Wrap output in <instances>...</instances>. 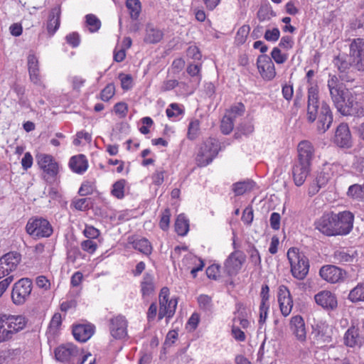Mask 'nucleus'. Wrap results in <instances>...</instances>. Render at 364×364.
<instances>
[{"instance_id":"f257e3e1","label":"nucleus","mask_w":364,"mask_h":364,"mask_svg":"<svg viewBox=\"0 0 364 364\" xmlns=\"http://www.w3.org/2000/svg\"><path fill=\"white\" fill-rule=\"evenodd\" d=\"M314 72L310 70L306 73L308 82V104L306 109V119L309 122H314L318 119L317 129L319 132H326L332 122L333 114L330 107L322 102L321 106L318 102V86L317 83L311 80Z\"/></svg>"},{"instance_id":"f03ea898","label":"nucleus","mask_w":364,"mask_h":364,"mask_svg":"<svg viewBox=\"0 0 364 364\" xmlns=\"http://www.w3.org/2000/svg\"><path fill=\"white\" fill-rule=\"evenodd\" d=\"M328 87L331 100L337 110L343 115L358 114L363 109L362 96L354 95L340 82L336 76L328 80Z\"/></svg>"},{"instance_id":"7ed1b4c3","label":"nucleus","mask_w":364,"mask_h":364,"mask_svg":"<svg viewBox=\"0 0 364 364\" xmlns=\"http://www.w3.org/2000/svg\"><path fill=\"white\" fill-rule=\"evenodd\" d=\"M354 215L350 211L323 213L314 221V228L326 236L348 235L353 228Z\"/></svg>"},{"instance_id":"20e7f679","label":"nucleus","mask_w":364,"mask_h":364,"mask_svg":"<svg viewBox=\"0 0 364 364\" xmlns=\"http://www.w3.org/2000/svg\"><path fill=\"white\" fill-rule=\"evenodd\" d=\"M27 321L21 315H0V343L10 340L13 336L23 330Z\"/></svg>"},{"instance_id":"39448f33","label":"nucleus","mask_w":364,"mask_h":364,"mask_svg":"<svg viewBox=\"0 0 364 364\" xmlns=\"http://www.w3.org/2000/svg\"><path fill=\"white\" fill-rule=\"evenodd\" d=\"M287 258L291 275L296 279H304L309 271L308 258L296 247H291L288 250Z\"/></svg>"},{"instance_id":"423d86ee","label":"nucleus","mask_w":364,"mask_h":364,"mask_svg":"<svg viewBox=\"0 0 364 364\" xmlns=\"http://www.w3.org/2000/svg\"><path fill=\"white\" fill-rule=\"evenodd\" d=\"M181 255L183 257L179 267L181 269L190 270L193 277H196L197 272L201 271L204 267L203 261L188 252L186 247H176L171 253V258L175 261L179 259Z\"/></svg>"},{"instance_id":"0eeeda50","label":"nucleus","mask_w":364,"mask_h":364,"mask_svg":"<svg viewBox=\"0 0 364 364\" xmlns=\"http://www.w3.org/2000/svg\"><path fill=\"white\" fill-rule=\"evenodd\" d=\"M26 231L31 237L39 239L50 237L53 233V228L48 220L33 217L28 220Z\"/></svg>"},{"instance_id":"6e6552de","label":"nucleus","mask_w":364,"mask_h":364,"mask_svg":"<svg viewBox=\"0 0 364 364\" xmlns=\"http://www.w3.org/2000/svg\"><path fill=\"white\" fill-rule=\"evenodd\" d=\"M218 152V144L214 139L205 141L200 147L196 156V162L200 166H205L215 157Z\"/></svg>"},{"instance_id":"1a4fd4ad","label":"nucleus","mask_w":364,"mask_h":364,"mask_svg":"<svg viewBox=\"0 0 364 364\" xmlns=\"http://www.w3.org/2000/svg\"><path fill=\"white\" fill-rule=\"evenodd\" d=\"M169 294L170 291L167 287H163L160 291L159 319L164 317L171 318L176 311L177 299L175 297L170 299Z\"/></svg>"},{"instance_id":"9d476101","label":"nucleus","mask_w":364,"mask_h":364,"mask_svg":"<svg viewBox=\"0 0 364 364\" xmlns=\"http://www.w3.org/2000/svg\"><path fill=\"white\" fill-rule=\"evenodd\" d=\"M82 353V349L77 348L73 343H66L58 346L55 350V356L59 362L75 364L77 356H80Z\"/></svg>"},{"instance_id":"9b49d317","label":"nucleus","mask_w":364,"mask_h":364,"mask_svg":"<svg viewBox=\"0 0 364 364\" xmlns=\"http://www.w3.org/2000/svg\"><path fill=\"white\" fill-rule=\"evenodd\" d=\"M343 343L347 348L360 349L364 346V335L358 326L352 323L343 334Z\"/></svg>"},{"instance_id":"f8f14e48","label":"nucleus","mask_w":364,"mask_h":364,"mask_svg":"<svg viewBox=\"0 0 364 364\" xmlns=\"http://www.w3.org/2000/svg\"><path fill=\"white\" fill-rule=\"evenodd\" d=\"M246 262V255L240 250L232 252L224 262L225 272L230 276L237 275Z\"/></svg>"},{"instance_id":"ddd939ff","label":"nucleus","mask_w":364,"mask_h":364,"mask_svg":"<svg viewBox=\"0 0 364 364\" xmlns=\"http://www.w3.org/2000/svg\"><path fill=\"white\" fill-rule=\"evenodd\" d=\"M36 160L43 173L52 177L58 174L59 164L53 156L45 153H38L36 155Z\"/></svg>"},{"instance_id":"4468645a","label":"nucleus","mask_w":364,"mask_h":364,"mask_svg":"<svg viewBox=\"0 0 364 364\" xmlns=\"http://www.w3.org/2000/svg\"><path fill=\"white\" fill-rule=\"evenodd\" d=\"M32 282L25 278L18 280L14 286L12 291V299L16 304H23L31 292Z\"/></svg>"},{"instance_id":"2eb2a0df","label":"nucleus","mask_w":364,"mask_h":364,"mask_svg":"<svg viewBox=\"0 0 364 364\" xmlns=\"http://www.w3.org/2000/svg\"><path fill=\"white\" fill-rule=\"evenodd\" d=\"M289 329L294 338L301 343L307 339V328L304 318L300 315L291 316L289 320Z\"/></svg>"},{"instance_id":"dca6fc26","label":"nucleus","mask_w":364,"mask_h":364,"mask_svg":"<svg viewBox=\"0 0 364 364\" xmlns=\"http://www.w3.org/2000/svg\"><path fill=\"white\" fill-rule=\"evenodd\" d=\"M21 255L9 252L0 257V279L14 271L21 262Z\"/></svg>"},{"instance_id":"f3484780","label":"nucleus","mask_w":364,"mask_h":364,"mask_svg":"<svg viewBox=\"0 0 364 364\" xmlns=\"http://www.w3.org/2000/svg\"><path fill=\"white\" fill-rule=\"evenodd\" d=\"M320 277L326 282L331 284H336L342 282L346 272L335 265H324L319 270Z\"/></svg>"},{"instance_id":"a211bd4d","label":"nucleus","mask_w":364,"mask_h":364,"mask_svg":"<svg viewBox=\"0 0 364 364\" xmlns=\"http://www.w3.org/2000/svg\"><path fill=\"white\" fill-rule=\"evenodd\" d=\"M313 334L318 345L329 343L332 341V330L325 321H318L313 326Z\"/></svg>"},{"instance_id":"6ab92c4d","label":"nucleus","mask_w":364,"mask_h":364,"mask_svg":"<svg viewBox=\"0 0 364 364\" xmlns=\"http://www.w3.org/2000/svg\"><path fill=\"white\" fill-rule=\"evenodd\" d=\"M257 65L258 71L263 79L271 80L276 76L274 65L269 56L266 55L259 56L257 60Z\"/></svg>"},{"instance_id":"aec40b11","label":"nucleus","mask_w":364,"mask_h":364,"mask_svg":"<svg viewBox=\"0 0 364 364\" xmlns=\"http://www.w3.org/2000/svg\"><path fill=\"white\" fill-rule=\"evenodd\" d=\"M277 297L282 314L285 317L289 316L293 308V299L288 288L284 285L279 286Z\"/></svg>"},{"instance_id":"412c9836","label":"nucleus","mask_w":364,"mask_h":364,"mask_svg":"<svg viewBox=\"0 0 364 364\" xmlns=\"http://www.w3.org/2000/svg\"><path fill=\"white\" fill-rule=\"evenodd\" d=\"M314 301L317 305L326 310H333L338 306L336 295L328 290H322L316 294Z\"/></svg>"},{"instance_id":"4be33fe9","label":"nucleus","mask_w":364,"mask_h":364,"mask_svg":"<svg viewBox=\"0 0 364 364\" xmlns=\"http://www.w3.org/2000/svg\"><path fill=\"white\" fill-rule=\"evenodd\" d=\"M110 333L116 339H122L127 335V321L122 316H117L110 320Z\"/></svg>"},{"instance_id":"5701e85b","label":"nucleus","mask_w":364,"mask_h":364,"mask_svg":"<svg viewBox=\"0 0 364 364\" xmlns=\"http://www.w3.org/2000/svg\"><path fill=\"white\" fill-rule=\"evenodd\" d=\"M350 54L358 70H364V39H355L350 44Z\"/></svg>"},{"instance_id":"b1692460","label":"nucleus","mask_w":364,"mask_h":364,"mask_svg":"<svg viewBox=\"0 0 364 364\" xmlns=\"http://www.w3.org/2000/svg\"><path fill=\"white\" fill-rule=\"evenodd\" d=\"M333 142L340 147H349L351 145V134L346 124H341L336 129Z\"/></svg>"},{"instance_id":"393cba45","label":"nucleus","mask_w":364,"mask_h":364,"mask_svg":"<svg viewBox=\"0 0 364 364\" xmlns=\"http://www.w3.org/2000/svg\"><path fill=\"white\" fill-rule=\"evenodd\" d=\"M298 161L311 165L314 156V148L309 141H302L298 144Z\"/></svg>"},{"instance_id":"a878e982","label":"nucleus","mask_w":364,"mask_h":364,"mask_svg":"<svg viewBox=\"0 0 364 364\" xmlns=\"http://www.w3.org/2000/svg\"><path fill=\"white\" fill-rule=\"evenodd\" d=\"M94 332L95 326L90 323L77 324L73 329V336L80 342H85L89 340Z\"/></svg>"},{"instance_id":"bb28decb","label":"nucleus","mask_w":364,"mask_h":364,"mask_svg":"<svg viewBox=\"0 0 364 364\" xmlns=\"http://www.w3.org/2000/svg\"><path fill=\"white\" fill-rule=\"evenodd\" d=\"M310 164L299 161L294 166L292 175L296 186H300L304 183L310 172Z\"/></svg>"},{"instance_id":"cd10ccee","label":"nucleus","mask_w":364,"mask_h":364,"mask_svg":"<svg viewBox=\"0 0 364 364\" xmlns=\"http://www.w3.org/2000/svg\"><path fill=\"white\" fill-rule=\"evenodd\" d=\"M28 68L31 82L45 87L39 74L38 60L34 54H29L28 56Z\"/></svg>"},{"instance_id":"c85d7f7f","label":"nucleus","mask_w":364,"mask_h":364,"mask_svg":"<svg viewBox=\"0 0 364 364\" xmlns=\"http://www.w3.org/2000/svg\"><path fill=\"white\" fill-rule=\"evenodd\" d=\"M69 166L73 172L82 174L87 171L88 161L84 155L79 154L70 158Z\"/></svg>"},{"instance_id":"c756f323","label":"nucleus","mask_w":364,"mask_h":364,"mask_svg":"<svg viewBox=\"0 0 364 364\" xmlns=\"http://www.w3.org/2000/svg\"><path fill=\"white\" fill-rule=\"evenodd\" d=\"M163 38V33L161 30L151 24H148L146 27V34L144 41L148 43H156Z\"/></svg>"},{"instance_id":"7c9ffc66","label":"nucleus","mask_w":364,"mask_h":364,"mask_svg":"<svg viewBox=\"0 0 364 364\" xmlns=\"http://www.w3.org/2000/svg\"><path fill=\"white\" fill-rule=\"evenodd\" d=\"M60 9L59 7L53 8L49 15L47 28L48 31L53 34L60 26Z\"/></svg>"},{"instance_id":"2f4dec72","label":"nucleus","mask_w":364,"mask_h":364,"mask_svg":"<svg viewBox=\"0 0 364 364\" xmlns=\"http://www.w3.org/2000/svg\"><path fill=\"white\" fill-rule=\"evenodd\" d=\"M348 298L353 303L364 302V282L358 283L352 289L348 294Z\"/></svg>"},{"instance_id":"473e14b6","label":"nucleus","mask_w":364,"mask_h":364,"mask_svg":"<svg viewBox=\"0 0 364 364\" xmlns=\"http://www.w3.org/2000/svg\"><path fill=\"white\" fill-rule=\"evenodd\" d=\"M347 195L354 200L364 202V183L362 185L353 184L349 186Z\"/></svg>"},{"instance_id":"72a5a7b5","label":"nucleus","mask_w":364,"mask_h":364,"mask_svg":"<svg viewBox=\"0 0 364 364\" xmlns=\"http://www.w3.org/2000/svg\"><path fill=\"white\" fill-rule=\"evenodd\" d=\"M255 186L252 181H246L236 183L233 185L232 191L237 196L242 195L250 191Z\"/></svg>"},{"instance_id":"f704fd0d","label":"nucleus","mask_w":364,"mask_h":364,"mask_svg":"<svg viewBox=\"0 0 364 364\" xmlns=\"http://www.w3.org/2000/svg\"><path fill=\"white\" fill-rule=\"evenodd\" d=\"M175 229L178 235L183 236L186 235L189 229L188 221L183 215H179L175 223Z\"/></svg>"},{"instance_id":"c9c22d12","label":"nucleus","mask_w":364,"mask_h":364,"mask_svg":"<svg viewBox=\"0 0 364 364\" xmlns=\"http://www.w3.org/2000/svg\"><path fill=\"white\" fill-rule=\"evenodd\" d=\"M133 247L134 249L146 255H150L152 251L151 243L145 238H140L134 241Z\"/></svg>"},{"instance_id":"e433bc0d","label":"nucleus","mask_w":364,"mask_h":364,"mask_svg":"<svg viewBox=\"0 0 364 364\" xmlns=\"http://www.w3.org/2000/svg\"><path fill=\"white\" fill-rule=\"evenodd\" d=\"M154 289L155 287L152 277L150 276L145 277L141 284V291L142 296L144 297L149 296L154 293Z\"/></svg>"},{"instance_id":"4c0bfd02","label":"nucleus","mask_w":364,"mask_h":364,"mask_svg":"<svg viewBox=\"0 0 364 364\" xmlns=\"http://www.w3.org/2000/svg\"><path fill=\"white\" fill-rule=\"evenodd\" d=\"M126 6L132 18L136 19L141 10L139 0H127Z\"/></svg>"},{"instance_id":"58836bf2","label":"nucleus","mask_w":364,"mask_h":364,"mask_svg":"<svg viewBox=\"0 0 364 364\" xmlns=\"http://www.w3.org/2000/svg\"><path fill=\"white\" fill-rule=\"evenodd\" d=\"M126 181L121 179L115 182L112 186V195L118 199H121L124 196V187Z\"/></svg>"},{"instance_id":"ea45409f","label":"nucleus","mask_w":364,"mask_h":364,"mask_svg":"<svg viewBox=\"0 0 364 364\" xmlns=\"http://www.w3.org/2000/svg\"><path fill=\"white\" fill-rule=\"evenodd\" d=\"M183 109L178 104H171L166 109V115L169 119L177 120L183 114Z\"/></svg>"},{"instance_id":"a19ab883","label":"nucleus","mask_w":364,"mask_h":364,"mask_svg":"<svg viewBox=\"0 0 364 364\" xmlns=\"http://www.w3.org/2000/svg\"><path fill=\"white\" fill-rule=\"evenodd\" d=\"M200 131V122L198 119H191L188 129V138L189 139H195L198 137Z\"/></svg>"},{"instance_id":"79ce46f5","label":"nucleus","mask_w":364,"mask_h":364,"mask_svg":"<svg viewBox=\"0 0 364 364\" xmlns=\"http://www.w3.org/2000/svg\"><path fill=\"white\" fill-rule=\"evenodd\" d=\"M335 259L340 263H350L353 261L354 257L349 251L338 250L335 252Z\"/></svg>"},{"instance_id":"37998d69","label":"nucleus","mask_w":364,"mask_h":364,"mask_svg":"<svg viewBox=\"0 0 364 364\" xmlns=\"http://www.w3.org/2000/svg\"><path fill=\"white\" fill-rule=\"evenodd\" d=\"M86 24L90 32L98 31L101 26L100 21L93 14L86 16Z\"/></svg>"},{"instance_id":"c03bdc74","label":"nucleus","mask_w":364,"mask_h":364,"mask_svg":"<svg viewBox=\"0 0 364 364\" xmlns=\"http://www.w3.org/2000/svg\"><path fill=\"white\" fill-rule=\"evenodd\" d=\"M121 87L124 90H129L133 86V78L131 75L121 73L119 74Z\"/></svg>"},{"instance_id":"a18cd8bd","label":"nucleus","mask_w":364,"mask_h":364,"mask_svg":"<svg viewBox=\"0 0 364 364\" xmlns=\"http://www.w3.org/2000/svg\"><path fill=\"white\" fill-rule=\"evenodd\" d=\"M233 121L234 119L232 117L226 114H225L221 121V130L224 134H228L232 130L234 127Z\"/></svg>"},{"instance_id":"49530a36","label":"nucleus","mask_w":364,"mask_h":364,"mask_svg":"<svg viewBox=\"0 0 364 364\" xmlns=\"http://www.w3.org/2000/svg\"><path fill=\"white\" fill-rule=\"evenodd\" d=\"M250 31V28L249 26L243 25L242 26H241L237 32L235 36L236 41L240 44L245 43L249 35Z\"/></svg>"},{"instance_id":"de8ad7c7","label":"nucleus","mask_w":364,"mask_h":364,"mask_svg":"<svg viewBox=\"0 0 364 364\" xmlns=\"http://www.w3.org/2000/svg\"><path fill=\"white\" fill-rule=\"evenodd\" d=\"M95 358L90 353L85 352L82 350V353L77 356L75 364H95Z\"/></svg>"},{"instance_id":"09e8293b","label":"nucleus","mask_w":364,"mask_h":364,"mask_svg":"<svg viewBox=\"0 0 364 364\" xmlns=\"http://www.w3.org/2000/svg\"><path fill=\"white\" fill-rule=\"evenodd\" d=\"M245 112V107L242 103H237L230 109L227 110L226 114L232 117V119L236 118L238 116L242 115Z\"/></svg>"},{"instance_id":"8fccbe9b","label":"nucleus","mask_w":364,"mask_h":364,"mask_svg":"<svg viewBox=\"0 0 364 364\" xmlns=\"http://www.w3.org/2000/svg\"><path fill=\"white\" fill-rule=\"evenodd\" d=\"M115 93V86L113 83L108 84L101 92V100H109Z\"/></svg>"},{"instance_id":"3c124183","label":"nucleus","mask_w":364,"mask_h":364,"mask_svg":"<svg viewBox=\"0 0 364 364\" xmlns=\"http://www.w3.org/2000/svg\"><path fill=\"white\" fill-rule=\"evenodd\" d=\"M272 58L278 64L284 63L288 58V55L282 53L278 48H274L271 53Z\"/></svg>"},{"instance_id":"603ef678","label":"nucleus","mask_w":364,"mask_h":364,"mask_svg":"<svg viewBox=\"0 0 364 364\" xmlns=\"http://www.w3.org/2000/svg\"><path fill=\"white\" fill-rule=\"evenodd\" d=\"M171 212L168 209H165L161 214L159 226L163 230H167L170 224Z\"/></svg>"},{"instance_id":"864d4df0","label":"nucleus","mask_w":364,"mask_h":364,"mask_svg":"<svg viewBox=\"0 0 364 364\" xmlns=\"http://www.w3.org/2000/svg\"><path fill=\"white\" fill-rule=\"evenodd\" d=\"M280 36V31L277 28L268 29L264 33V38L268 41H277Z\"/></svg>"},{"instance_id":"5fc2aeb1","label":"nucleus","mask_w":364,"mask_h":364,"mask_svg":"<svg viewBox=\"0 0 364 364\" xmlns=\"http://www.w3.org/2000/svg\"><path fill=\"white\" fill-rule=\"evenodd\" d=\"M81 247L84 251L92 254L96 251L97 245L95 242L91 240H87L82 242Z\"/></svg>"},{"instance_id":"6e6d98bb","label":"nucleus","mask_w":364,"mask_h":364,"mask_svg":"<svg viewBox=\"0 0 364 364\" xmlns=\"http://www.w3.org/2000/svg\"><path fill=\"white\" fill-rule=\"evenodd\" d=\"M198 302L199 306L204 310L209 309L212 305L211 298L204 294L200 295L198 297Z\"/></svg>"},{"instance_id":"4d7b16f0","label":"nucleus","mask_w":364,"mask_h":364,"mask_svg":"<svg viewBox=\"0 0 364 364\" xmlns=\"http://www.w3.org/2000/svg\"><path fill=\"white\" fill-rule=\"evenodd\" d=\"M199 321V315L196 313L193 314L187 322L186 328L189 331H193L197 328Z\"/></svg>"},{"instance_id":"13d9d810","label":"nucleus","mask_w":364,"mask_h":364,"mask_svg":"<svg viewBox=\"0 0 364 364\" xmlns=\"http://www.w3.org/2000/svg\"><path fill=\"white\" fill-rule=\"evenodd\" d=\"M83 234L87 238L95 239L100 235V231L92 225H86Z\"/></svg>"},{"instance_id":"bf43d9fd","label":"nucleus","mask_w":364,"mask_h":364,"mask_svg":"<svg viewBox=\"0 0 364 364\" xmlns=\"http://www.w3.org/2000/svg\"><path fill=\"white\" fill-rule=\"evenodd\" d=\"M62 322V316L59 313H55L50 321L49 328L50 331H53V333L56 331L58 327L60 326Z\"/></svg>"},{"instance_id":"052dcab7","label":"nucleus","mask_w":364,"mask_h":364,"mask_svg":"<svg viewBox=\"0 0 364 364\" xmlns=\"http://www.w3.org/2000/svg\"><path fill=\"white\" fill-rule=\"evenodd\" d=\"M114 111L116 114L119 115L121 117H124L126 116L128 111V106L124 102H118L114 107Z\"/></svg>"},{"instance_id":"680f3d73","label":"nucleus","mask_w":364,"mask_h":364,"mask_svg":"<svg viewBox=\"0 0 364 364\" xmlns=\"http://www.w3.org/2000/svg\"><path fill=\"white\" fill-rule=\"evenodd\" d=\"M249 254L250 262L252 263L255 266H260L261 257L258 250L255 248H252L250 250Z\"/></svg>"},{"instance_id":"e2e57ef3","label":"nucleus","mask_w":364,"mask_h":364,"mask_svg":"<svg viewBox=\"0 0 364 364\" xmlns=\"http://www.w3.org/2000/svg\"><path fill=\"white\" fill-rule=\"evenodd\" d=\"M95 186L92 182H85L82 184L79 193L82 196H87L92 193L94 191Z\"/></svg>"},{"instance_id":"0e129e2a","label":"nucleus","mask_w":364,"mask_h":364,"mask_svg":"<svg viewBox=\"0 0 364 364\" xmlns=\"http://www.w3.org/2000/svg\"><path fill=\"white\" fill-rule=\"evenodd\" d=\"M280 215L278 213H272L269 219L271 228L275 230H278L280 228Z\"/></svg>"},{"instance_id":"69168bd1","label":"nucleus","mask_w":364,"mask_h":364,"mask_svg":"<svg viewBox=\"0 0 364 364\" xmlns=\"http://www.w3.org/2000/svg\"><path fill=\"white\" fill-rule=\"evenodd\" d=\"M142 126L139 130L141 133L146 134L149 132V128L153 124V120L149 117H146L141 119Z\"/></svg>"},{"instance_id":"338daca9","label":"nucleus","mask_w":364,"mask_h":364,"mask_svg":"<svg viewBox=\"0 0 364 364\" xmlns=\"http://www.w3.org/2000/svg\"><path fill=\"white\" fill-rule=\"evenodd\" d=\"M232 334L234 338L238 341H245L246 336L245 333L237 326L232 325Z\"/></svg>"},{"instance_id":"774afa93","label":"nucleus","mask_w":364,"mask_h":364,"mask_svg":"<svg viewBox=\"0 0 364 364\" xmlns=\"http://www.w3.org/2000/svg\"><path fill=\"white\" fill-rule=\"evenodd\" d=\"M220 273V267L217 264H212L206 269L207 276L210 279H217Z\"/></svg>"}]
</instances>
